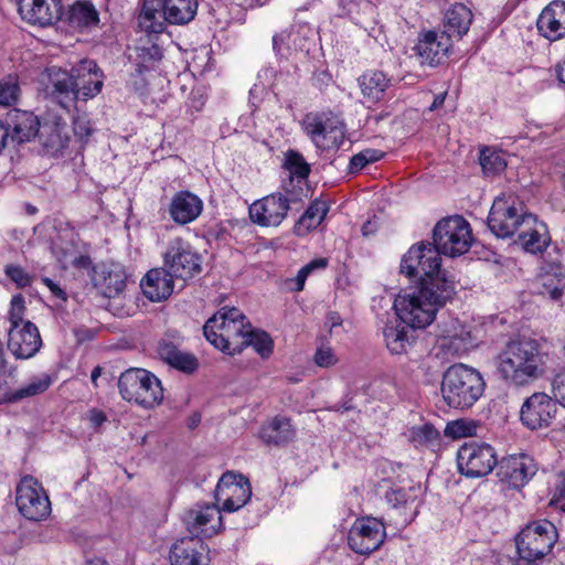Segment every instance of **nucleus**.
Masks as SVG:
<instances>
[{
	"label": "nucleus",
	"instance_id": "63",
	"mask_svg": "<svg viewBox=\"0 0 565 565\" xmlns=\"http://www.w3.org/2000/svg\"><path fill=\"white\" fill-rule=\"evenodd\" d=\"M559 392H565V372L558 374L553 383V393H554V398L556 401H557V394Z\"/></svg>",
	"mask_w": 565,
	"mask_h": 565
},
{
	"label": "nucleus",
	"instance_id": "55",
	"mask_svg": "<svg viewBox=\"0 0 565 565\" xmlns=\"http://www.w3.org/2000/svg\"><path fill=\"white\" fill-rule=\"evenodd\" d=\"M444 338L449 339L451 344L455 343L456 341H459L463 350H467L468 347L471 345L470 331L465 330V328H460V330H457V327H454L452 330L446 331Z\"/></svg>",
	"mask_w": 565,
	"mask_h": 565
},
{
	"label": "nucleus",
	"instance_id": "54",
	"mask_svg": "<svg viewBox=\"0 0 565 565\" xmlns=\"http://www.w3.org/2000/svg\"><path fill=\"white\" fill-rule=\"evenodd\" d=\"M4 273L20 288L30 286L32 282V276H30L21 266L7 265Z\"/></svg>",
	"mask_w": 565,
	"mask_h": 565
},
{
	"label": "nucleus",
	"instance_id": "57",
	"mask_svg": "<svg viewBox=\"0 0 565 565\" xmlns=\"http://www.w3.org/2000/svg\"><path fill=\"white\" fill-rule=\"evenodd\" d=\"M315 362L319 366L328 367L335 363V358L331 349H318L315 354Z\"/></svg>",
	"mask_w": 565,
	"mask_h": 565
},
{
	"label": "nucleus",
	"instance_id": "7",
	"mask_svg": "<svg viewBox=\"0 0 565 565\" xmlns=\"http://www.w3.org/2000/svg\"><path fill=\"white\" fill-rule=\"evenodd\" d=\"M558 539L556 526L547 520L529 523L515 536L516 550L524 561H535L547 555Z\"/></svg>",
	"mask_w": 565,
	"mask_h": 565
},
{
	"label": "nucleus",
	"instance_id": "26",
	"mask_svg": "<svg viewBox=\"0 0 565 565\" xmlns=\"http://www.w3.org/2000/svg\"><path fill=\"white\" fill-rule=\"evenodd\" d=\"M539 33L550 41L565 38V1L550 2L537 18Z\"/></svg>",
	"mask_w": 565,
	"mask_h": 565
},
{
	"label": "nucleus",
	"instance_id": "43",
	"mask_svg": "<svg viewBox=\"0 0 565 565\" xmlns=\"http://www.w3.org/2000/svg\"><path fill=\"white\" fill-rule=\"evenodd\" d=\"M384 338L387 349L393 354L406 352V348L411 344L406 327L386 326L384 328Z\"/></svg>",
	"mask_w": 565,
	"mask_h": 565
},
{
	"label": "nucleus",
	"instance_id": "20",
	"mask_svg": "<svg viewBox=\"0 0 565 565\" xmlns=\"http://www.w3.org/2000/svg\"><path fill=\"white\" fill-rule=\"evenodd\" d=\"M42 347V339L38 327L31 321L23 326L10 327L8 332V349L17 359H30Z\"/></svg>",
	"mask_w": 565,
	"mask_h": 565
},
{
	"label": "nucleus",
	"instance_id": "51",
	"mask_svg": "<svg viewBox=\"0 0 565 565\" xmlns=\"http://www.w3.org/2000/svg\"><path fill=\"white\" fill-rule=\"evenodd\" d=\"M20 94L18 81L9 77L0 82V105L11 106L17 103Z\"/></svg>",
	"mask_w": 565,
	"mask_h": 565
},
{
	"label": "nucleus",
	"instance_id": "4",
	"mask_svg": "<svg viewBox=\"0 0 565 565\" xmlns=\"http://www.w3.org/2000/svg\"><path fill=\"white\" fill-rule=\"evenodd\" d=\"M534 224L535 215L526 212L523 202L514 194L495 198L488 215V227L499 238L524 233Z\"/></svg>",
	"mask_w": 565,
	"mask_h": 565
},
{
	"label": "nucleus",
	"instance_id": "33",
	"mask_svg": "<svg viewBox=\"0 0 565 565\" xmlns=\"http://www.w3.org/2000/svg\"><path fill=\"white\" fill-rule=\"evenodd\" d=\"M38 137L46 154L50 156L62 154L70 141L66 132V125L60 121L44 122L40 127Z\"/></svg>",
	"mask_w": 565,
	"mask_h": 565
},
{
	"label": "nucleus",
	"instance_id": "1",
	"mask_svg": "<svg viewBox=\"0 0 565 565\" xmlns=\"http://www.w3.org/2000/svg\"><path fill=\"white\" fill-rule=\"evenodd\" d=\"M456 294L452 278L422 279L397 295L394 309L407 327L424 329L435 320L440 308L454 300Z\"/></svg>",
	"mask_w": 565,
	"mask_h": 565
},
{
	"label": "nucleus",
	"instance_id": "39",
	"mask_svg": "<svg viewBox=\"0 0 565 565\" xmlns=\"http://www.w3.org/2000/svg\"><path fill=\"white\" fill-rule=\"evenodd\" d=\"M385 498L392 508L401 510L405 523H409L414 519L417 503L413 488L391 489L386 492Z\"/></svg>",
	"mask_w": 565,
	"mask_h": 565
},
{
	"label": "nucleus",
	"instance_id": "31",
	"mask_svg": "<svg viewBox=\"0 0 565 565\" xmlns=\"http://www.w3.org/2000/svg\"><path fill=\"white\" fill-rule=\"evenodd\" d=\"M201 199L189 192L180 191L171 200L169 213L171 218L180 225L193 222L202 212Z\"/></svg>",
	"mask_w": 565,
	"mask_h": 565
},
{
	"label": "nucleus",
	"instance_id": "25",
	"mask_svg": "<svg viewBox=\"0 0 565 565\" xmlns=\"http://www.w3.org/2000/svg\"><path fill=\"white\" fill-rule=\"evenodd\" d=\"M19 12L31 24L46 26L61 19L60 0H19Z\"/></svg>",
	"mask_w": 565,
	"mask_h": 565
},
{
	"label": "nucleus",
	"instance_id": "35",
	"mask_svg": "<svg viewBox=\"0 0 565 565\" xmlns=\"http://www.w3.org/2000/svg\"><path fill=\"white\" fill-rule=\"evenodd\" d=\"M296 431L289 418L276 416L264 425L259 431L260 439L266 445L285 446L295 438Z\"/></svg>",
	"mask_w": 565,
	"mask_h": 565
},
{
	"label": "nucleus",
	"instance_id": "58",
	"mask_svg": "<svg viewBox=\"0 0 565 565\" xmlns=\"http://www.w3.org/2000/svg\"><path fill=\"white\" fill-rule=\"evenodd\" d=\"M42 281L43 284L51 290V292L58 299L63 300V301H66L67 300V295L65 292L64 289H62L60 287L58 284H56L55 281H53L51 278L49 277H44L42 278Z\"/></svg>",
	"mask_w": 565,
	"mask_h": 565
},
{
	"label": "nucleus",
	"instance_id": "23",
	"mask_svg": "<svg viewBox=\"0 0 565 565\" xmlns=\"http://www.w3.org/2000/svg\"><path fill=\"white\" fill-rule=\"evenodd\" d=\"M171 565H209V547L201 537L184 536L170 550Z\"/></svg>",
	"mask_w": 565,
	"mask_h": 565
},
{
	"label": "nucleus",
	"instance_id": "18",
	"mask_svg": "<svg viewBox=\"0 0 565 565\" xmlns=\"http://www.w3.org/2000/svg\"><path fill=\"white\" fill-rule=\"evenodd\" d=\"M183 522L191 536L199 537L202 534L211 537L222 527L221 509L216 504L196 505L185 512Z\"/></svg>",
	"mask_w": 565,
	"mask_h": 565
},
{
	"label": "nucleus",
	"instance_id": "2",
	"mask_svg": "<svg viewBox=\"0 0 565 565\" xmlns=\"http://www.w3.org/2000/svg\"><path fill=\"white\" fill-rule=\"evenodd\" d=\"M546 360L536 340L510 341L498 356V370L504 380L525 385L544 374Z\"/></svg>",
	"mask_w": 565,
	"mask_h": 565
},
{
	"label": "nucleus",
	"instance_id": "14",
	"mask_svg": "<svg viewBox=\"0 0 565 565\" xmlns=\"http://www.w3.org/2000/svg\"><path fill=\"white\" fill-rule=\"evenodd\" d=\"M303 129L313 143L323 150L337 149L344 140V127L324 114H309L303 119Z\"/></svg>",
	"mask_w": 565,
	"mask_h": 565
},
{
	"label": "nucleus",
	"instance_id": "59",
	"mask_svg": "<svg viewBox=\"0 0 565 565\" xmlns=\"http://www.w3.org/2000/svg\"><path fill=\"white\" fill-rule=\"evenodd\" d=\"M367 164L365 160V156L360 151L359 153L354 154L349 164V172L350 173H356L360 170H362Z\"/></svg>",
	"mask_w": 565,
	"mask_h": 565
},
{
	"label": "nucleus",
	"instance_id": "62",
	"mask_svg": "<svg viewBox=\"0 0 565 565\" xmlns=\"http://www.w3.org/2000/svg\"><path fill=\"white\" fill-rule=\"evenodd\" d=\"M365 156V160L369 163L376 162L384 157V152L376 149H364L361 151Z\"/></svg>",
	"mask_w": 565,
	"mask_h": 565
},
{
	"label": "nucleus",
	"instance_id": "64",
	"mask_svg": "<svg viewBox=\"0 0 565 565\" xmlns=\"http://www.w3.org/2000/svg\"><path fill=\"white\" fill-rule=\"evenodd\" d=\"M327 324L329 326V332L331 333L334 327H339L342 324V318L338 312L331 311L327 315Z\"/></svg>",
	"mask_w": 565,
	"mask_h": 565
},
{
	"label": "nucleus",
	"instance_id": "32",
	"mask_svg": "<svg viewBox=\"0 0 565 565\" xmlns=\"http://www.w3.org/2000/svg\"><path fill=\"white\" fill-rule=\"evenodd\" d=\"M140 286L149 300L162 301L173 292V277L166 268H153L146 274Z\"/></svg>",
	"mask_w": 565,
	"mask_h": 565
},
{
	"label": "nucleus",
	"instance_id": "56",
	"mask_svg": "<svg viewBox=\"0 0 565 565\" xmlns=\"http://www.w3.org/2000/svg\"><path fill=\"white\" fill-rule=\"evenodd\" d=\"M73 130L75 137L78 138L79 141H86L93 131L89 120L85 117H77L74 119Z\"/></svg>",
	"mask_w": 565,
	"mask_h": 565
},
{
	"label": "nucleus",
	"instance_id": "15",
	"mask_svg": "<svg viewBox=\"0 0 565 565\" xmlns=\"http://www.w3.org/2000/svg\"><path fill=\"white\" fill-rule=\"evenodd\" d=\"M384 525L376 519L356 520L348 535V544L356 554L370 555L385 541Z\"/></svg>",
	"mask_w": 565,
	"mask_h": 565
},
{
	"label": "nucleus",
	"instance_id": "42",
	"mask_svg": "<svg viewBox=\"0 0 565 565\" xmlns=\"http://www.w3.org/2000/svg\"><path fill=\"white\" fill-rule=\"evenodd\" d=\"M479 163L487 177L498 175L507 168L503 154L488 147L480 150Z\"/></svg>",
	"mask_w": 565,
	"mask_h": 565
},
{
	"label": "nucleus",
	"instance_id": "48",
	"mask_svg": "<svg viewBox=\"0 0 565 565\" xmlns=\"http://www.w3.org/2000/svg\"><path fill=\"white\" fill-rule=\"evenodd\" d=\"M326 211L319 204H311L295 225V231L300 233L301 227L306 230L317 227L322 221Z\"/></svg>",
	"mask_w": 565,
	"mask_h": 565
},
{
	"label": "nucleus",
	"instance_id": "50",
	"mask_svg": "<svg viewBox=\"0 0 565 565\" xmlns=\"http://www.w3.org/2000/svg\"><path fill=\"white\" fill-rule=\"evenodd\" d=\"M439 439L438 430L431 424L414 427L412 440L416 446H429Z\"/></svg>",
	"mask_w": 565,
	"mask_h": 565
},
{
	"label": "nucleus",
	"instance_id": "29",
	"mask_svg": "<svg viewBox=\"0 0 565 565\" xmlns=\"http://www.w3.org/2000/svg\"><path fill=\"white\" fill-rule=\"evenodd\" d=\"M451 46L450 39L443 33L427 31L414 47L422 64H439Z\"/></svg>",
	"mask_w": 565,
	"mask_h": 565
},
{
	"label": "nucleus",
	"instance_id": "34",
	"mask_svg": "<svg viewBox=\"0 0 565 565\" xmlns=\"http://www.w3.org/2000/svg\"><path fill=\"white\" fill-rule=\"evenodd\" d=\"M472 22V12L463 3H455L444 18V31L441 32L450 40L461 39L469 30Z\"/></svg>",
	"mask_w": 565,
	"mask_h": 565
},
{
	"label": "nucleus",
	"instance_id": "24",
	"mask_svg": "<svg viewBox=\"0 0 565 565\" xmlns=\"http://www.w3.org/2000/svg\"><path fill=\"white\" fill-rule=\"evenodd\" d=\"M250 323L224 322L215 326L216 341L206 339L211 344L221 351L234 355L241 353L246 348V335L250 329Z\"/></svg>",
	"mask_w": 565,
	"mask_h": 565
},
{
	"label": "nucleus",
	"instance_id": "12",
	"mask_svg": "<svg viewBox=\"0 0 565 565\" xmlns=\"http://www.w3.org/2000/svg\"><path fill=\"white\" fill-rule=\"evenodd\" d=\"M252 487L247 478L234 471H226L220 478L214 498L222 502L221 511L234 512L244 507L250 499Z\"/></svg>",
	"mask_w": 565,
	"mask_h": 565
},
{
	"label": "nucleus",
	"instance_id": "52",
	"mask_svg": "<svg viewBox=\"0 0 565 565\" xmlns=\"http://www.w3.org/2000/svg\"><path fill=\"white\" fill-rule=\"evenodd\" d=\"M477 431V426L462 419L448 423L445 428V435L452 438H462L472 436Z\"/></svg>",
	"mask_w": 565,
	"mask_h": 565
},
{
	"label": "nucleus",
	"instance_id": "3",
	"mask_svg": "<svg viewBox=\"0 0 565 565\" xmlns=\"http://www.w3.org/2000/svg\"><path fill=\"white\" fill-rule=\"evenodd\" d=\"M486 383L481 374L465 364H454L444 373L441 394L454 408L471 407L483 394Z\"/></svg>",
	"mask_w": 565,
	"mask_h": 565
},
{
	"label": "nucleus",
	"instance_id": "16",
	"mask_svg": "<svg viewBox=\"0 0 565 565\" xmlns=\"http://www.w3.org/2000/svg\"><path fill=\"white\" fill-rule=\"evenodd\" d=\"M164 268L173 277L183 281L201 271V257L181 239H174L164 254Z\"/></svg>",
	"mask_w": 565,
	"mask_h": 565
},
{
	"label": "nucleus",
	"instance_id": "9",
	"mask_svg": "<svg viewBox=\"0 0 565 565\" xmlns=\"http://www.w3.org/2000/svg\"><path fill=\"white\" fill-rule=\"evenodd\" d=\"M440 254L433 243L422 242L412 246L403 256L401 273L408 278L439 279L449 278L445 270L440 269Z\"/></svg>",
	"mask_w": 565,
	"mask_h": 565
},
{
	"label": "nucleus",
	"instance_id": "44",
	"mask_svg": "<svg viewBox=\"0 0 565 565\" xmlns=\"http://www.w3.org/2000/svg\"><path fill=\"white\" fill-rule=\"evenodd\" d=\"M162 58V51L157 44L136 47V72L142 74L153 68Z\"/></svg>",
	"mask_w": 565,
	"mask_h": 565
},
{
	"label": "nucleus",
	"instance_id": "6",
	"mask_svg": "<svg viewBox=\"0 0 565 565\" xmlns=\"http://www.w3.org/2000/svg\"><path fill=\"white\" fill-rule=\"evenodd\" d=\"M121 397L145 408H152L163 399L160 380L143 369H129L118 380Z\"/></svg>",
	"mask_w": 565,
	"mask_h": 565
},
{
	"label": "nucleus",
	"instance_id": "45",
	"mask_svg": "<svg viewBox=\"0 0 565 565\" xmlns=\"http://www.w3.org/2000/svg\"><path fill=\"white\" fill-rule=\"evenodd\" d=\"M52 384V377L49 374H42L33 377L25 386L10 393L8 399L10 402H18L25 397L35 396L44 393Z\"/></svg>",
	"mask_w": 565,
	"mask_h": 565
},
{
	"label": "nucleus",
	"instance_id": "40",
	"mask_svg": "<svg viewBox=\"0 0 565 565\" xmlns=\"http://www.w3.org/2000/svg\"><path fill=\"white\" fill-rule=\"evenodd\" d=\"M518 242L522 245L525 252L537 254L542 253L550 244V235L546 226L539 223L535 217V224L531 225L530 230L524 233H516Z\"/></svg>",
	"mask_w": 565,
	"mask_h": 565
},
{
	"label": "nucleus",
	"instance_id": "13",
	"mask_svg": "<svg viewBox=\"0 0 565 565\" xmlns=\"http://www.w3.org/2000/svg\"><path fill=\"white\" fill-rule=\"evenodd\" d=\"M558 412L555 398L545 393H534L521 406L520 420L531 430L545 429L552 425Z\"/></svg>",
	"mask_w": 565,
	"mask_h": 565
},
{
	"label": "nucleus",
	"instance_id": "38",
	"mask_svg": "<svg viewBox=\"0 0 565 565\" xmlns=\"http://www.w3.org/2000/svg\"><path fill=\"white\" fill-rule=\"evenodd\" d=\"M359 83L366 102L377 103L384 98L385 92L390 85V79L383 72L371 71L363 74L359 78Z\"/></svg>",
	"mask_w": 565,
	"mask_h": 565
},
{
	"label": "nucleus",
	"instance_id": "10",
	"mask_svg": "<svg viewBox=\"0 0 565 565\" xmlns=\"http://www.w3.org/2000/svg\"><path fill=\"white\" fill-rule=\"evenodd\" d=\"M458 470L467 478H482L498 465L493 447L486 443H465L457 452Z\"/></svg>",
	"mask_w": 565,
	"mask_h": 565
},
{
	"label": "nucleus",
	"instance_id": "8",
	"mask_svg": "<svg viewBox=\"0 0 565 565\" xmlns=\"http://www.w3.org/2000/svg\"><path fill=\"white\" fill-rule=\"evenodd\" d=\"M471 242L470 225L460 215L443 218L434 227L433 244L440 255H462L469 250Z\"/></svg>",
	"mask_w": 565,
	"mask_h": 565
},
{
	"label": "nucleus",
	"instance_id": "5",
	"mask_svg": "<svg viewBox=\"0 0 565 565\" xmlns=\"http://www.w3.org/2000/svg\"><path fill=\"white\" fill-rule=\"evenodd\" d=\"M196 10V0H145L138 22L146 32L161 33L164 22L186 24L194 19Z\"/></svg>",
	"mask_w": 565,
	"mask_h": 565
},
{
	"label": "nucleus",
	"instance_id": "47",
	"mask_svg": "<svg viewBox=\"0 0 565 565\" xmlns=\"http://www.w3.org/2000/svg\"><path fill=\"white\" fill-rule=\"evenodd\" d=\"M285 167L299 179H306L310 173V166L306 162L302 154L294 150H289L286 153Z\"/></svg>",
	"mask_w": 565,
	"mask_h": 565
},
{
	"label": "nucleus",
	"instance_id": "36",
	"mask_svg": "<svg viewBox=\"0 0 565 565\" xmlns=\"http://www.w3.org/2000/svg\"><path fill=\"white\" fill-rule=\"evenodd\" d=\"M65 21L74 29L84 30L97 25L99 15L89 1H77L65 13Z\"/></svg>",
	"mask_w": 565,
	"mask_h": 565
},
{
	"label": "nucleus",
	"instance_id": "27",
	"mask_svg": "<svg viewBox=\"0 0 565 565\" xmlns=\"http://www.w3.org/2000/svg\"><path fill=\"white\" fill-rule=\"evenodd\" d=\"M157 353L162 361L178 371L192 374L199 367L196 356L179 349V343L170 334L162 337L157 345Z\"/></svg>",
	"mask_w": 565,
	"mask_h": 565
},
{
	"label": "nucleus",
	"instance_id": "28",
	"mask_svg": "<svg viewBox=\"0 0 565 565\" xmlns=\"http://www.w3.org/2000/svg\"><path fill=\"white\" fill-rule=\"evenodd\" d=\"M127 275L119 264H98L93 267L92 281L105 297L111 298L126 287Z\"/></svg>",
	"mask_w": 565,
	"mask_h": 565
},
{
	"label": "nucleus",
	"instance_id": "61",
	"mask_svg": "<svg viewBox=\"0 0 565 565\" xmlns=\"http://www.w3.org/2000/svg\"><path fill=\"white\" fill-rule=\"evenodd\" d=\"M106 419L107 417L103 411L94 408L89 412V422L94 427H99Z\"/></svg>",
	"mask_w": 565,
	"mask_h": 565
},
{
	"label": "nucleus",
	"instance_id": "49",
	"mask_svg": "<svg viewBox=\"0 0 565 565\" xmlns=\"http://www.w3.org/2000/svg\"><path fill=\"white\" fill-rule=\"evenodd\" d=\"M328 266V259L327 258H316L305 265L300 270L298 271L295 279H288L287 282H295V287L291 289L295 291H301L305 287V282L307 277L316 269H323Z\"/></svg>",
	"mask_w": 565,
	"mask_h": 565
},
{
	"label": "nucleus",
	"instance_id": "22",
	"mask_svg": "<svg viewBox=\"0 0 565 565\" xmlns=\"http://www.w3.org/2000/svg\"><path fill=\"white\" fill-rule=\"evenodd\" d=\"M537 472L535 460L526 454H515L504 458L499 466V475L511 487H524Z\"/></svg>",
	"mask_w": 565,
	"mask_h": 565
},
{
	"label": "nucleus",
	"instance_id": "46",
	"mask_svg": "<svg viewBox=\"0 0 565 565\" xmlns=\"http://www.w3.org/2000/svg\"><path fill=\"white\" fill-rule=\"evenodd\" d=\"M245 340L246 347L252 345L262 358H268L273 353V339L265 331L250 328Z\"/></svg>",
	"mask_w": 565,
	"mask_h": 565
},
{
	"label": "nucleus",
	"instance_id": "60",
	"mask_svg": "<svg viewBox=\"0 0 565 565\" xmlns=\"http://www.w3.org/2000/svg\"><path fill=\"white\" fill-rule=\"evenodd\" d=\"M289 35L290 34L288 31H281L280 33H277L273 36V49L276 52V54L281 53L282 45L289 39Z\"/></svg>",
	"mask_w": 565,
	"mask_h": 565
},
{
	"label": "nucleus",
	"instance_id": "41",
	"mask_svg": "<svg viewBox=\"0 0 565 565\" xmlns=\"http://www.w3.org/2000/svg\"><path fill=\"white\" fill-rule=\"evenodd\" d=\"M221 321L249 323L246 320V317L237 308H223L211 317L203 326V333L206 339L211 338L213 341H216L215 326Z\"/></svg>",
	"mask_w": 565,
	"mask_h": 565
},
{
	"label": "nucleus",
	"instance_id": "37",
	"mask_svg": "<svg viewBox=\"0 0 565 565\" xmlns=\"http://www.w3.org/2000/svg\"><path fill=\"white\" fill-rule=\"evenodd\" d=\"M342 14L365 30L374 23L375 6L370 0H339Z\"/></svg>",
	"mask_w": 565,
	"mask_h": 565
},
{
	"label": "nucleus",
	"instance_id": "19",
	"mask_svg": "<svg viewBox=\"0 0 565 565\" xmlns=\"http://www.w3.org/2000/svg\"><path fill=\"white\" fill-rule=\"evenodd\" d=\"M47 78L46 95L52 102L68 110L79 99L75 87L73 70L66 72L52 66L47 68Z\"/></svg>",
	"mask_w": 565,
	"mask_h": 565
},
{
	"label": "nucleus",
	"instance_id": "11",
	"mask_svg": "<svg viewBox=\"0 0 565 565\" xmlns=\"http://www.w3.org/2000/svg\"><path fill=\"white\" fill-rule=\"evenodd\" d=\"M15 503L28 520L41 521L51 513V502L39 482L31 476L21 479L15 489Z\"/></svg>",
	"mask_w": 565,
	"mask_h": 565
},
{
	"label": "nucleus",
	"instance_id": "17",
	"mask_svg": "<svg viewBox=\"0 0 565 565\" xmlns=\"http://www.w3.org/2000/svg\"><path fill=\"white\" fill-rule=\"evenodd\" d=\"M289 210V200L281 193H274L255 201L249 206V217L260 226H278Z\"/></svg>",
	"mask_w": 565,
	"mask_h": 565
},
{
	"label": "nucleus",
	"instance_id": "21",
	"mask_svg": "<svg viewBox=\"0 0 565 565\" xmlns=\"http://www.w3.org/2000/svg\"><path fill=\"white\" fill-rule=\"evenodd\" d=\"M75 87L79 99L88 100L97 96L104 86V73L93 60H82L72 67Z\"/></svg>",
	"mask_w": 565,
	"mask_h": 565
},
{
	"label": "nucleus",
	"instance_id": "53",
	"mask_svg": "<svg viewBox=\"0 0 565 565\" xmlns=\"http://www.w3.org/2000/svg\"><path fill=\"white\" fill-rule=\"evenodd\" d=\"M24 311V297L21 294L13 296L11 299V308L9 312V320L11 327L23 326V323L25 322L23 320Z\"/></svg>",
	"mask_w": 565,
	"mask_h": 565
},
{
	"label": "nucleus",
	"instance_id": "30",
	"mask_svg": "<svg viewBox=\"0 0 565 565\" xmlns=\"http://www.w3.org/2000/svg\"><path fill=\"white\" fill-rule=\"evenodd\" d=\"M4 126L9 127L11 142L23 143L36 137L40 131V121L30 111L13 109L8 114Z\"/></svg>",
	"mask_w": 565,
	"mask_h": 565
}]
</instances>
